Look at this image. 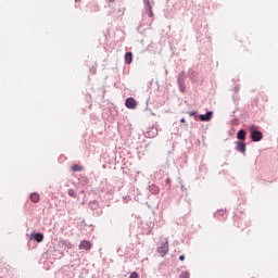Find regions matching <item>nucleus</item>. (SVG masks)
Returning <instances> with one entry per match:
<instances>
[{
	"mask_svg": "<svg viewBox=\"0 0 278 278\" xmlns=\"http://www.w3.org/2000/svg\"><path fill=\"white\" fill-rule=\"evenodd\" d=\"M148 138H155L157 136V129L156 128H150V130L147 132Z\"/></svg>",
	"mask_w": 278,
	"mask_h": 278,
	"instance_id": "10",
	"label": "nucleus"
},
{
	"mask_svg": "<svg viewBox=\"0 0 278 278\" xmlns=\"http://www.w3.org/2000/svg\"><path fill=\"white\" fill-rule=\"evenodd\" d=\"M237 151H240V153L247 152V144L242 141L237 142Z\"/></svg>",
	"mask_w": 278,
	"mask_h": 278,
	"instance_id": "7",
	"label": "nucleus"
},
{
	"mask_svg": "<svg viewBox=\"0 0 278 278\" xmlns=\"http://www.w3.org/2000/svg\"><path fill=\"white\" fill-rule=\"evenodd\" d=\"M132 60H134V54L131 52H127L125 54V62H126V64H130L132 62Z\"/></svg>",
	"mask_w": 278,
	"mask_h": 278,
	"instance_id": "9",
	"label": "nucleus"
},
{
	"mask_svg": "<svg viewBox=\"0 0 278 278\" xmlns=\"http://www.w3.org/2000/svg\"><path fill=\"white\" fill-rule=\"evenodd\" d=\"M113 1H116V0H110L111 3H113Z\"/></svg>",
	"mask_w": 278,
	"mask_h": 278,
	"instance_id": "23",
	"label": "nucleus"
},
{
	"mask_svg": "<svg viewBox=\"0 0 278 278\" xmlns=\"http://www.w3.org/2000/svg\"><path fill=\"white\" fill-rule=\"evenodd\" d=\"M125 103H126V108H128V110H136V108L138 106V102L134 98L126 99Z\"/></svg>",
	"mask_w": 278,
	"mask_h": 278,
	"instance_id": "2",
	"label": "nucleus"
},
{
	"mask_svg": "<svg viewBox=\"0 0 278 278\" xmlns=\"http://www.w3.org/2000/svg\"><path fill=\"white\" fill-rule=\"evenodd\" d=\"M78 249L85 250V251H90L92 249V243L88 240H83L80 244L78 245Z\"/></svg>",
	"mask_w": 278,
	"mask_h": 278,
	"instance_id": "4",
	"label": "nucleus"
},
{
	"mask_svg": "<svg viewBox=\"0 0 278 278\" xmlns=\"http://www.w3.org/2000/svg\"><path fill=\"white\" fill-rule=\"evenodd\" d=\"M148 10H149L148 16H149L150 18H153V8L150 7V9H148Z\"/></svg>",
	"mask_w": 278,
	"mask_h": 278,
	"instance_id": "17",
	"label": "nucleus"
},
{
	"mask_svg": "<svg viewBox=\"0 0 278 278\" xmlns=\"http://www.w3.org/2000/svg\"><path fill=\"white\" fill-rule=\"evenodd\" d=\"M150 190L151 192H153V194H157V192H160V188H157V186H150Z\"/></svg>",
	"mask_w": 278,
	"mask_h": 278,
	"instance_id": "13",
	"label": "nucleus"
},
{
	"mask_svg": "<svg viewBox=\"0 0 278 278\" xmlns=\"http://www.w3.org/2000/svg\"><path fill=\"white\" fill-rule=\"evenodd\" d=\"M129 278H138V273H136V271L131 273Z\"/></svg>",
	"mask_w": 278,
	"mask_h": 278,
	"instance_id": "18",
	"label": "nucleus"
},
{
	"mask_svg": "<svg viewBox=\"0 0 278 278\" xmlns=\"http://www.w3.org/2000/svg\"><path fill=\"white\" fill-rule=\"evenodd\" d=\"M170 181V179H167V182H169Z\"/></svg>",
	"mask_w": 278,
	"mask_h": 278,
	"instance_id": "24",
	"label": "nucleus"
},
{
	"mask_svg": "<svg viewBox=\"0 0 278 278\" xmlns=\"http://www.w3.org/2000/svg\"><path fill=\"white\" fill-rule=\"evenodd\" d=\"M30 238L36 242H42L45 240V235L37 232L35 235H31Z\"/></svg>",
	"mask_w": 278,
	"mask_h": 278,
	"instance_id": "6",
	"label": "nucleus"
},
{
	"mask_svg": "<svg viewBox=\"0 0 278 278\" xmlns=\"http://www.w3.org/2000/svg\"><path fill=\"white\" fill-rule=\"evenodd\" d=\"M237 138L238 140H247V131L239 130V132L237 134Z\"/></svg>",
	"mask_w": 278,
	"mask_h": 278,
	"instance_id": "11",
	"label": "nucleus"
},
{
	"mask_svg": "<svg viewBox=\"0 0 278 278\" xmlns=\"http://www.w3.org/2000/svg\"><path fill=\"white\" fill-rule=\"evenodd\" d=\"M189 116H197V112L194 111L189 112Z\"/></svg>",
	"mask_w": 278,
	"mask_h": 278,
	"instance_id": "20",
	"label": "nucleus"
},
{
	"mask_svg": "<svg viewBox=\"0 0 278 278\" xmlns=\"http://www.w3.org/2000/svg\"><path fill=\"white\" fill-rule=\"evenodd\" d=\"M249 131H250L251 134H253V131H257V126L251 125V126L249 127Z\"/></svg>",
	"mask_w": 278,
	"mask_h": 278,
	"instance_id": "15",
	"label": "nucleus"
},
{
	"mask_svg": "<svg viewBox=\"0 0 278 278\" xmlns=\"http://www.w3.org/2000/svg\"><path fill=\"white\" fill-rule=\"evenodd\" d=\"M263 138L264 135L260 130L253 131L251 134V139L253 140V142H260V140H262Z\"/></svg>",
	"mask_w": 278,
	"mask_h": 278,
	"instance_id": "3",
	"label": "nucleus"
},
{
	"mask_svg": "<svg viewBox=\"0 0 278 278\" xmlns=\"http://www.w3.org/2000/svg\"><path fill=\"white\" fill-rule=\"evenodd\" d=\"M30 201H31L33 203H38V202L40 201V194H38V193H31V194H30Z\"/></svg>",
	"mask_w": 278,
	"mask_h": 278,
	"instance_id": "12",
	"label": "nucleus"
},
{
	"mask_svg": "<svg viewBox=\"0 0 278 278\" xmlns=\"http://www.w3.org/2000/svg\"><path fill=\"white\" fill-rule=\"evenodd\" d=\"M67 194H68L70 197H72L73 199H75V197H77V194L75 193V190H74V189H68Z\"/></svg>",
	"mask_w": 278,
	"mask_h": 278,
	"instance_id": "14",
	"label": "nucleus"
},
{
	"mask_svg": "<svg viewBox=\"0 0 278 278\" xmlns=\"http://www.w3.org/2000/svg\"><path fill=\"white\" fill-rule=\"evenodd\" d=\"M144 3H146V5H147L148 10H150V8H151V2H150L149 0H144Z\"/></svg>",
	"mask_w": 278,
	"mask_h": 278,
	"instance_id": "19",
	"label": "nucleus"
},
{
	"mask_svg": "<svg viewBox=\"0 0 278 278\" xmlns=\"http://www.w3.org/2000/svg\"><path fill=\"white\" fill-rule=\"evenodd\" d=\"M180 278H190V273L182 271L181 275H180Z\"/></svg>",
	"mask_w": 278,
	"mask_h": 278,
	"instance_id": "16",
	"label": "nucleus"
},
{
	"mask_svg": "<svg viewBox=\"0 0 278 278\" xmlns=\"http://www.w3.org/2000/svg\"><path fill=\"white\" fill-rule=\"evenodd\" d=\"M179 260H180V262H184V260H186V256L180 255V256H179Z\"/></svg>",
	"mask_w": 278,
	"mask_h": 278,
	"instance_id": "21",
	"label": "nucleus"
},
{
	"mask_svg": "<svg viewBox=\"0 0 278 278\" xmlns=\"http://www.w3.org/2000/svg\"><path fill=\"white\" fill-rule=\"evenodd\" d=\"M157 253L161 254V257H164L168 253V239H164L157 248Z\"/></svg>",
	"mask_w": 278,
	"mask_h": 278,
	"instance_id": "1",
	"label": "nucleus"
},
{
	"mask_svg": "<svg viewBox=\"0 0 278 278\" xmlns=\"http://www.w3.org/2000/svg\"><path fill=\"white\" fill-rule=\"evenodd\" d=\"M214 115V112L208 111L205 115H200V121L203 123H207V121H212V116Z\"/></svg>",
	"mask_w": 278,
	"mask_h": 278,
	"instance_id": "5",
	"label": "nucleus"
},
{
	"mask_svg": "<svg viewBox=\"0 0 278 278\" xmlns=\"http://www.w3.org/2000/svg\"><path fill=\"white\" fill-rule=\"evenodd\" d=\"M71 170H73V173H81V170H84V167H81V165L74 164L72 165Z\"/></svg>",
	"mask_w": 278,
	"mask_h": 278,
	"instance_id": "8",
	"label": "nucleus"
},
{
	"mask_svg": "<svg viewBox=\"0 0 278 278\" xmlns=\"http://www.w3.org/2000/svg\"><path fill=\"white\" fill-rule=\"evenodd\" d=\"M180 123H186V118H181V119H180Z\"/></svg>",
	"mask_w": 278,
	"mask_h": 278,
	"instance_id": "22",
	"label": "nucleus"
}]
</instances>
